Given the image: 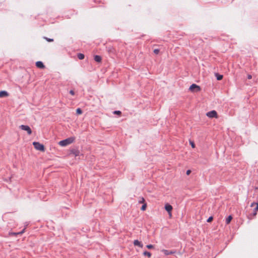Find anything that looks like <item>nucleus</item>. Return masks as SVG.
<instances>
[{"label":"nucleus","mask_w":258,"mask_h":258,"mask_svg":"<svg viewBox=\"0 0 258 258\" xmlns=\"http://www.w3.org/2000/svg\"><path fill=\"white\" fill-rule=\"evenodd\" d=\"M19 127L24 131H26L28 135H31L32 134V131L30 127L28 125H21L19 126Z\"/></svg>","instance_id":"obj_4"},{"label":"nucleus","mask_w":258,"mask_h":258,"mask_svg":"<svg viewBox=\"0 0 258 258\" xmlns=\"http://www.w3.org/2000/svg\"><path fill=\"white\" fill-rule=\"evenodd\" d=\"M24 229L23 230V231H22L21 232H19V233H13V235H17V234H22V233H24Z\"/></svg>","instance_id":"obj_26"},{"label":"nucleus","mask_w":258,"mask_h":258,"mask_svg":"<svg viewBox=\"0 0 258 258\" xmlns=\"http://www.w3.org/2000/svg\"><path fill=\"white\" fill-rule=\"evenodd\" d=\"M232 216H231V215L227 217V218L226 219V223L227 224H229L230 223V222L232 220Z\"/></svg>","instance_id":"obj_13"},{"label":"nucleus","mask_w":258,"mask_h":258,"mask_svg":"<svg viewBox=\"0 0 258 258\" xmlns=\"http://www.w3.org/2000/svg\"><path fill=\"white\" fill-rule=\"evenodd\" d=\"M134 244L136 246H138L141 248H142L143 246V244L140 241H139L138 240H134Z\"/></svg>","instance_id":"obj_9"},{"label":"nucleus","mask_w":258,"mask_h":258,"mask_svg":"<svg viewBox=\"0 0 258 258\" xmlns=\"http://www.w3.org/2000/svg\"><path fill=\"white\" fill-rule=\"evenodd\" d=\"M76 113L78 115L81 114L82 113V111L81 108H78L76 110Z\"/></svg>","instance_id":"obj_16"},{"label":"nucleus","mask_w":258,"mask_h":258,"mask_svg":"<svg viewBox=\"0 0 258 258\" xmlns=\"http://www.w3.org/2000/svg\"><path fill=\"white\" fill-rule=\"evenodd\" d=\"M258 211V203L256 204V207L254 209V213H253V215L255 216L256 214V212Z\"/></svg>","instance_id":"obj_18"},{"label":"nucleus","mask_w":258,"mask_h":258,"mask_svg":"<svg viewBox=\"0 0 258 258\" xmlns=\"http://www.w3.org/2000/svg\"><path fill=\"white\" fill-rule=\"evenodd\" d=\"M165 209L168 213L170 217L172 216L171 211L173 209L172 206L169 204H166L165 205Z\"/></svg>","instance_id":"obj_5"},{"label":"nucleus","mask_w":258,"mask_h":258,"mask_svg":"<svg viewBox=\"0 0 258 258\" xmlns=\"http://www.w3.org/2000/svg\"><path fill=\"white\" fill-rule=\"evenodd\" d=\"M139 203H145V200L144 198H141V200L139 201Z\"/></svg>","instance_id":"obj_22"},{"label":"nucleus","mask_w":258,"mask_h":258,"mask_svg":"<svg viewBox=\"0 0 258 258\" xmlns=\"http://www.w3.org/2000/svg\"><path fill=\"white\" fill-rule=\"evenodd\" d=\"M113 113H114V114L120 115V114H121V111H114L113 112Z\"/></svg>","instance_id":"obj_23"},{"label":"nucleus","mask_w":258,"mask_h":258,"mask_svg":"<svg viewBox=\"0 0 258 258\" xmlns=\"http://www.w3.org/2000/svg\"><path fill=\"white\" fill-rule=\"evenodd\" d=\"M36 66L40 69H44L45 68V66L42 62L40 61H38L36 62Z\"/></svg>","instance_id":"obj_8"},{"label":"nucleus","mask_w":258,"mask_h":258,"mask_svg":"<svg viewBox=\"0 0 258 258\" xmlns=\"http://www.w3.org/2000/svg\"><path fill=\"white\" fill-rule=\"evenodd\" d=\"M207 116L210 118H218L217 113L215 110H212L207 113Z\"/></svg>","instance_id":"obj_6"},{"label":"nucleus","mask_w":258,"mask_h":258,"mask_svg":"<svg viewBox=\"0 0 258 258\" xmlns=\"http://www.w3.org/2000/svg\"><path fill=\"white\" fill-rule=\"evenodd\" d=\"M9 96V93L6 91H0V98L6 97Z\"/></svg>","instance_id":"obj_7"},{"label":"nucleus","mask_w":258,"mask_h":258,"mask_svg":"<svg viewBox=\"0 0 258 258\" xmlns=\"http://www.w3.org/2000/svg\"><path fill=\"white\" fill-rule=\"evenodd\" d=\"M44 38L48 42H52L53 41V39H50V38H48L47 37H44Z\"/></svg>","instance_id":"obj_19"},{"label":"nucleus","mask_w":258,"mask_h":258,"mask_svg":"<svg viewBox=\"0 0 258 258\" xmlns=\"http://www.w3.org/2000/svg\"><path fill=\"white\" fill-rule=\"evenodd\" d=\"M146 247L148 248V249H152V248H153L154 247V246L152 244H149V245H147L146 246Z\"/></svg>","instance_id":"obj_24"},{"label":"nucleus","mask_w":258,"mask_h":258,"mask_svg":"<svg viewBox=\"0 0 258 258\" xmlns=\"http://www.w3.org/2000/svg\"><path fill=\"white\" fill-rule=\"evenodd\" d=\"M71 153L73 154L75 157L78 156L80 155V151L78 150H72Z\"/></svg>","instance_id":"obj_11"},{"label":"nucleus","mask_w":258,"mask_h":258,"mask_svg":"<svg viewBox=\"0 0 258 258\" xmlns=\"http://www.w3.org/2000/svg\"><path fill=\"white\" fill-rule=\"evenodd\" d=\"M94 60L96 62H100L101 61L102 58L100 56L96 55L94 56Z\"/></svg>","instance_id":"obj_12"},{"label":"nucleus","mask_w":258,"mask_h":258,"mask_svg":"<svg viewBox=\"0 0 258 258\" xmlns=\"http://www.w3.org/2000/svg\"><path fill=\"white\" fill-rule=\"evenodd\" d=\"M223 78V76L221 75H218L217 77V79L218 80H221Z\"/></svg>","instance_id":"obj_20"},{"label":"nucleus","mask_w":258,"mask_h":258,"mask_svg":"<svg viewBox=\"0 0 258 258\" xmlns=\"http://www.w3.org/2000/svg\"><path fill=\"white\" fill-rule=\"evenodd\" d=\"M190 173H191V171L190 170H188L186 171V173L187 175H189Z\"/></svg>","instance_id":"obj_29"},{"label":"nucleus","mask_w":258,"mask_h":258,"mask_svg":"<svg viewBox=\"0 0 258 258\" xmlns=\"http://www.w3.org/2000/svg\"><path fill=\"white\" fill-rule=\"evenodd\" d=\"M143 254L145 256H148L149 258H150L151 256V253L148 251H144L143 252Z\"/></svg>","instance_id":"obj_14"},{"label":"nucleus","mask_w":258,"mask_h":258,"mask_svg":"<svg viewBox=\"0 0 258 258\" xmlns=\"http://www.w3.org/2000/svg\"><path fill=\"white\" fill-rule=\"evenodd\" d=\"M247 78H248V79H251L252 78V76H251V75H248L247 76Z\"/></svg>","instance_id":"obj_30"},{"label":"nucleus","mask_w":258,"mask_h":258,"mask_svg":"<svg viewBox=\"0 0 258 258\" xmlns=\"http://www.w3.org/2000/svg\"><path fill=\"white\" fill-rule=\"evenodd\" d=\"M78 57L79 59H83L84 58V55L82 53H79L78 54Z\"/></svg>","instance_id":"obj_15"},{"label":"nucleus","mask_w":258,"mask_h":258,"mask_svg":"<svg viewBox=\"0 0 258 258\" xmlns=\"http://www.w3.org/2000/svg\"><path fill=\"white\" fill-rule=\"evenodd\" d=\"M159 52H160V50L158 49H155L154 50V53H155L156 54H158L159 53Z\"/></svg>","instance_id":"obj_25"},{"label":"nucleus","mask_w":258,"mask_h":258,"mask_svg":"<svg viewBox=\"0 0 258 258\" xmlns=\"http://www.w3.org/2000/svg\"><path fill=\"white\" fill-rule=\"evenodd\" d=\"M213 217L212 216H211L207 219V222L209 223L213 221Z\"/></svg>","instance_id":"obj_21"},{"label":"nucleus","mask_w":258,"mask_h":258,"mask_svg":"<svg viewBox=\"0 0 258 258\" xmlns=\"http://www.w3.org/2000/svg\"><path fill=\"white\" fill-rule=\"evenodd\" d=\"M189 90L192 92H197L201 91V88L199 86L193 84L190 86Z\"/></svg>","instance_id":"obj_3"},{"label":"nucleus","mask_w":258,"mask_h":258,"mask_svg":"<svg viewBox=\"0 0 258 258\" xmlns=\"http://www.w3.org/2000/svg\"><path fill=\"white\" fill-rule=\"evenodd\" d=\"M33 145L36 150L41 152L45 151L44 146H43V145L40 144V143L34 142L33 143Z\"/></svg>","instance_id":"obj_2"},{"label":"nucleus","mask_w":258,"mask_h":258,"mask_svg":"<svg viewBox=\"0 0 258 258\" xmlns=\"http://www.w3.org/2000/svg\"><path fill=\"white\" fill-rule=\"evenodd\" d=\"M190 144L191 145V146L192 147V148H195V144H194V143L193 142H190Z\"/></svg>","instance_id":"obj_27"},{"label":"nucleus","mask_w":258,"mask_h":258,"mask_svg":"<svg viewBox=\"0 0 258 258\" xmlns=\"http://www.w3.org/2000/svg\"><path fill=\"white\" fill-rule=\"evenodd\" d=\"M161 251L164 253L165 255H169V254H173L174 253V251H169L168 250H166V249H162L161 250Z\"/></svg>","instance_id":"obj_10"},{"label":"nucleus","mask_w":258,"mask_h":258,"mask_svg":"<svg viewBox=\"0 0 258 258\" xmlns=\"http://www.w3.org/2000/svg\"><path fill=\"white\" fill-rule=\"evenodd\" d=\"M146 208H147V204L146 203H144V205L141 207V210L145 211V210H146Z\"/></svg>","instance_id":"obj_17"},{"label":"nucleus","mask_w":258,"mask_h":258,"mask_svg":"<svg viewBox=\"0 0 258 258\" xmlns=\"http://www.w3.org/2000/svg\"><path fill=\"white\" fill-rule=\"evenodd\" d=\"M70 93L72 95H75V92L73 90H71L70 91Z\"/></svg>","instance_id":"obj_28"},{"label":"nucleus","mask_w":258,"mask_h":258,"mask_svg":"<svg viewBox=\"0 0 258 258\" xmlns=\"http://www.w3.org/2000/svg\"><path fill=\"white\" fill-rule=\"evenodd\" d=\"M75 137H70L65 140L60 141L58 143V144L61 146L64 147L73 143L75 141Z\"/></svg>","instance_id":"obj_1"}]
</instances>
